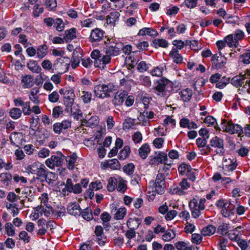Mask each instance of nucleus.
I'll use <instances>...</instances> for the list:
<instances>
[{
	"label": "nucleus",
	"instance_id": "f257e3e1",
	"mask_svg": "<svg viewBox=\"0 0 250 250\" xmlns=\"http://www.w3.org/2000/svg\"><path fill=\"white\" fill-rule=\"evenodd\" d=\"M166 73V67L165 65L157 66V77H159L157 79V96L162 97H168L169 91L168 89V85H170V82L162 76L163 73Z\"/></svg>",
	"mask_w": 250,
	"mask_h": 250
},
{
	"label": "nucleus",
	"instance_id": "f03ea898",
	"mask_svg": "<svg viewBox=\"0 0 250 250\" xmlns=\"http://www.w3.org/2000/svg\"><path fill=\"white\" fill-rule=\"evenodd\" d=\"M206 200L204 198H199L195 196L189 203V207L191 211V215L194 218L198 217L201 214V211L205 208V203Z\"/></svg>",
	"mask_w": 250,
	"mask_h": 250
},
{
	"label": "nucleus",
	"instance_id": "7ed1b4c3",
	"mask_svg": "<svg viewBox=\"0 0 250 250\" xmlns=\"http://www.w3.org/2000/svg\"><path fill=\"white\" fill-rule=\"evenodd\" d=\"M215 205L221 209V213L224 217H228L234 214V206L230 201L220 199L217 201Z\"/></svg>",
	"mask_w": 250,
	"mask_h": 250
},
{
	"label": "nucleus",
	"instance_id": "20e7f679",
	"mask_svg": "<svg viewBox=\"0 0 250 250\" xmlns=\"http://www.w3.org/2000/svg\"><path fill=\"white\" fill-rule=\"evenodd\" d=\"M116 90V87L112 83L99 84L94 88L95 96L99 98L104 99L109 97V93Z\"/></svg>",
	"mask_w": 250,
	"mask_h": 250
},
{
	"label": "nucleus",
	"instance_id": "39448f33",
	"mask_svg": "<svg viewBox=\"0 0 250 250\" xmlns=\"http://www.w3.org/2000/svg\"><path fill=\"white\" fill-rule=\"evenodd\" d=\"M244 37V32L240 29H237L233 33L226 36L225 41L229 47L236 48L239 46V42L242 40Z\"/></svg>",
	"mask_w": 250,
	"mask_h": 250
},
{
	"label": "nucleus",
	"instance_id": "423d86ee",
	"mask_svg": "<svg viewBox=\"0 0 250 250\" xmlns=\"http://www.w3.org/2000/svg\"><path fill=\"white\" fill-rule=\"evenodd\" d=\"M106 46L104 48L105 54H108L111 57L116 56L120 54L122 49V42H119L115 39H110Z\"/></svg>",
	"mask_w": 250,
	"mask_h": 250
},
{
	"label": "nucleus",
	"instance_id": "0eeeda50",
	"mask_svg": "<svg viewBox=\"0 0 250 250\" xmlns=\"http://www.w3.org/2000/svg\"><path fill=\"white\" fill-rule=\"evenodd\" d=\"M70 60L68 57H62L57 59L54 62L53 68V73L63 74L69 67Z\"/></svg>",
	"mask_w": 250,
	"mask_h": 250
},
{
	"label": "nucleus",
	"instance_id": "6e6552de",
	"mask_svg": "<svg viewBox=\"0 0 250 250\" xmlns=\"http://www.w3.org/2000/svg\"><path fill=\"white\" fill-rule=\"evenodd\" d=\"M65 156L62 153L52 155L45 161V165L51 169H54L55 167L61 166L63 162Z\"/></svg>",
	"mask_w": 250,
	"mask_h": 250
},
{
	"label": "nucleus",
	"instance_id": "1a4fd4ad",
	"mask_svg": "<svg viewBox=\"0 0 250 250\" xmlns=\"http://www.w3.org/2000/svg\"><path fill=\"white\" fill-rule=\"evenodd\" d=\"M222 128L223 131L230 134L238 133L241 134L243 133L242 127L238 125H234L229 122H227L225 120L222 121Z\"/></svg>",
	"mask_w": 250,
	"mask_h": 250
},
{
	"label": "nucleus",
	"instance_id": "9d476101",
	"mask_svg": "<svg viewBox=\"0 0 250 250\" xmlns=\"http://www.w3.org/2000/svg\"><path fill=\"white\" fill-rule=\"evenodd\" d=\"M237 165V161L235 158L225 159L222 167L224 174L230 175L232 172L236 169Z\"/></svg>",
	"mask_w": 250,
	"mask_h": 250
},
{
	"label": "nucleus",
	"instance_id": "9b49d317",
	"mask_svg": "<svg viewBox=\"0 0 250 250\" xmlns=\"http://www.w3.org/2000/svg\"><path fill=\"white\" fill-rule=\"evenodd\" d=\"M91 113H89L86 115L84 118L81 119V124L80 127L86 126V127L93 128L96 127L99 123V118L97 116H92L90 117Z\"/></svg>",
	"mask_w": 250,
	"mask_h": 250
},
{
	"label": "nucleus",
	"instance_id": "f8f14e48",
	"mask_svg": "<svg viewBox=\"0 0 250 250\" xmlns=\"http://www.w3.org/2000/svg\"><path fill=\"white\" fill-rule=\"evenodd\" d=\"M190 187V184L186 179H183L179 183V186H174L171 188V191L173 194L179 195H183L186 194V190Z\"/></svg>",
	"mask_w": 250,
	"mask_h": 250
},
{
	"label": "nucleus",
	"instance_id": "ddd939ff",
	"mask_svg": "<svg viewBox=\"0 0 250 250\" xmlns=\"http://www.w3.org/2000/svg\"><path fill=\"white\" fill-rule=\"evenodd\" d=\"M210 145L216 148L215 152L217 154L223 155L225 153L224 140L222 139L217 136L213 137L210 141Z\"/></svg>",
	"mask_w": 250,
	"mask_h": 250
},
{
	"label": "nucleus",
	"instance_id": "4468645a",
	"mask_svg": "<svg viewBox=\"0 0 250 250\" xmlns=\"http://www.w3.org/2000/svg\"><path fill=\"white\" fill-rule=\"evenodd\" d=\"M14 103L16 106H22L21 113L24 115L27 116L31 114L30 102H24L21 98H18L14 99Z\"/></svg>",
	"mask_w": 250,
	"mask_h": 250
},
{
	"label": "nucleus",
	"instance_id": "2eb2a0df",
	"mask_svg": "<svg viewBox=\"0 0 250 250\" xmlns=\"http://www.w3.org/2000/svg\"><path fill=\"white\" fill-rule=\"evenodd\" d=\"M158 209L159 213L164 215V217L167 220H171L177 215L178 212L176 210L168 211V208L166 203L160 206Z\"/></svg>",
	"mask_w": 250,
	"mask_h": 250
},
{
	"label": "nucleus",
	"instance_id": "dca6fc26",
	"mask_svg": "<svg viewBox=\"0 0 250 250\" xmlns=\"http://www.w3.org/2000/svg\"><path fill=\"white\" fill-rule=\"evenodd\" d=\"M104 34L103 30L98 28H95L91 31L89 41L92 43L100 42L104 38Z\"/></svg>",
	"mask_w": 250,
	"mask_h": 250
},
{
	"label": "nucleus",
	"instance_id": "f3484780",
	"mask_svg": "<svg viewBox=\"0 0 250 250\" xmlns=\"http://www.w3.org/2000/svg\"><path fill=\"white\" fill-rule=\"evenodd\" d=\"M212 65L216 69H221L225 66L226 63V59L222 56L221 52L219 55L215 54L211 58Z\"/></svg>",
	"mask_w": 250,
	"mask_h": 250
},
{
	"label": "nucleus",
	"instance_id": "a211bd4d",
	"mask_svg": "<svg viewBox=\"0 0 250 250\" xmlns=\"http://www.w3.org/2000/svg\"><path fill=\"white\" fill-rule=\"evenodd\" d=\"M127 95V92L126 91H117L112 100L113 104L115 105H121L125 101Z\"/></svg>",
	"mask_w": 250,
	"mask_h": 250
},
{
	"label": "nucleus",
	"instance_id": "6ab92c4d",
	"mask_svg": "<svg viewBox=\"0 0 250 250\" xmlns=\"http://www.w3.org/2000/svg\"><path fill=\"white\" fill-rule=\"evenodd\" d=\"M81 210L79 203L76 202L69 203L67 207L68 213L74 216L80 215Z\"/></svg>",
	"mask_w": 250,
	"mask_h": 250
},
{
	"label": "nucleus",
	"instance_id": "aec40b11",
	"mask_svg": "<svg viewBox=\"0 0 250 250\" xmlns=\"http://www.w3.org/2000/svg\"><path fill=\"white\" fill-rule=\"evenodd\" d=\"M120 14L117 11L111 12L106 17V23L111 26H114L117 22L119 21Z\"/></svg>",
	"mask_w": 250,
	"mask_h": 250
},
{
	"label": "nucleus",
	"instance_id": "412c9836",
	"mask_svg": "<svg viewBox=\"0 0 250 250\" xmlns=\"http://www.w3.org/2000/svg\"><path fill=\"white\" fill-rule=\"evenodd\" d=\"M165 178L162 173L157 174V194H163L165 191Z\"/></svg>",
	"mask_w": 250,
	"mask_h": 250
},
{
	"label": "nucleus",
	"instance_id": "4be33fe9",
	"mask_svg": "<svg viewBox=\"0 0 250 250\" xmlns=\"http://www.w3.org/2000/svg\"><path fill=\"white\" fill-rule=\"evenodd\" d=\"M154 113L152 111H148L147 109H145L143 112H141L138 119L139 121L143 122V123H147L149 119L153 118Z\"/></svg>",
	"mask_w": 250,
	"mask_h": 250
},
{
	"label": "nucleus",
	"instance_id": "5701e85b",
	"mask_svg": "<svg viewBox=\"0 0 250 250\" xmlns=\"http://www.w3.org/2000/svg\"><path fill=\"white\" fill-rule=\"evenodd\" d=\"M247 78H248L246 76L245 74L244 75H236L231 79L230 83L236 87H240L244 84V81Z\"/></svg>",
	"mask_w": 250,
	"mask_h": 250
},
{
	"label": "nucleus",
	"instance_id": "b1692460",
	"mask_svg": "<svg viewBox=\"0 0 250 250\" xmlns=\"http://www.w3.org/2000/svg\"><path fill=\"white\" fill-rule=\"evenodd\" d=\"M39 91V88L35 87L31 90L29 95V100L36 104H39L40 103V97L38 94Z\"/></svg>",
	"mask_w": 250,
	"mask_h": 250
},
{
	"label": "nucleus",
	"instance_id": "393cba45",
	"mask_svg": "<svg viewBox=\"0 0 250 250\" xmlns=\"http://www.w3.org/2000/svg\"><path fill=\"white\" fill-rule=\"evenodd\" d=\"M34 79L33 76L30 75H25L21 77V83L25 88H29L34 85Z\"/></svg>",
	"mask_w": 250,
	"mask_h": 250
},
{
	"label": "nucleus",
	"instance_id": "a878e982",
	"mask_svg": "<svg viewBox=\"0 0 250 250\" xmlns=\"http://www.w3.org/2000/svg\"><path fill=\"white\" fill-rule=\"evenodd\" d=\"M77 30L75 28H72L65 31L63 34V39L66 42H71L72 40L76 38Z\"/></svg>",
	"mask_w": 250,
	"mask_h": 250
},
{
	"label": "nucleus",
	"instance_id": "bb28decb",
	"mask_svg": "<svg viewBox=\"0 0 250 250\" xmlns=\"http://www.w3.org/2000/svg\"><path fill=\"white\" fill-rule=\"evenodd\" d=\"M101 54L100 51L98 49L94 50L91 53V57L93 59L95 60L94 65L95 67L101 68ZM104 67V66H102Z\"/></svg>",
	"mask_w": 250,
	"mask_h": 250
},
{
	"label": "nucleus",
	"instance_id": "cd10ccee",
	"mask_svg": "<svg viewBox=\"0 0 250 250\" xmlns=\"http://www.w3.org/2000/svg\"><path fill=\"white\" fill-rule=\"evenodd\" d=\"M182 100L185 102H189L192 96V91L189 88L182 90L179 93Z\"/></svg>",
	"mask_w": 250,
	"mask_h": 250
},
{
	"label": "nucleus",
	"instance_id": "c85d7f7f",
	"mask_svg": "<svg viewBox=\"0 0 250 250\" xmlns=\"http://www.w3.org/2000/svg\"><path fill=\"white\" fill-rule=\"evenodd\" d=\"M70 109L71 115L77 121L83 117V113L78 104L74 105Z\"/></svg>",
	"mask_w": 250,
	"mask_h": 250
},
{
	"label": "nucleus",
	"instance_id": "c756f323",
	"mask_svg": "<svg viewBox=\"0 0 250 250\" xmlns=\"http://www.w3.org/2000/svg\"><path fill=\"white\" fill-rule=\"evenodd\" d=\"M146 195L148 200L149 202L154 201L156 195V183H154L152 187H148Z\"/></svg>",
	"mask_w": 250,
	"mask_h": 250
},
{
	"label": "nucleus",
	"instance_id": "7c9ffc66",
	"mask_svg": "<svg viewBox=\"0 0 250 250\" xmlns=\"http://www.w3.org/2000/svg\"><path fill=\"white\" fill-rule=\"evenodd\" d=\"M169 55L173 59V61L175 63L179 64L182 62L183 57L176 49H172L170 52Z\"/></svg>",
	"mask_w": 250,
	"mask_h": 250
},
{
	"label": "nucleus",
	"instance_id": "2f4dec72",
	"mask_svg": "<svg viewBox=\"0 0 250 250\" xmlns=\"http://www.w3.org/2000/svg\"><path fill=\"white\" fill-rule=\"evenodd\" d=\"M67 163V167L69 169L72 170L74 168L75 164L77 159V157L75 154H73L70 156L65 157Z\"/></svg>",
	"mask_w": 250,
	"mask_h": 250
},
{
	"label": "nucleus",
	"instance_id": "473e14b6",
	"mask_svg": "<svg viewBox=\"0 0 250 250\" xmlns=\"http://www.w3.org/2000/svg\"><path fill=\"white\" fill-rule=\"evenodd\" d=\"M157 163H159L161 164H164L165 165L167 166L171 164L170 161L169 163L167 154L164 152H159L157 154Z\"/></svg>",
	"mask_w": 250,
	"mask_h": 250
},
{
	"label": "nucleus",
	"instance_id": "72a5a7b5",
	"mask_svg": "<svg viewBox=\"0 0 250 250\" xmlns=\"http://www.w3.org/2000/svg\"><path fill=\"white\" fill-rule=\"evenodd\" d=\"M27 67L33 73H39L42 70L41 66L36 61H30L27 63Z\"/></svg>",
	"mask_w": 250,
	"mask_h": 250
},
{
	"label": "nucleus",
	"instance_id": "f704fd0d",
	"mask_svg": "<svg viewBox=\"0 0 250 250\" xmlns=\"http://www.w3.org/2000/svg\"><path fill=\"white\" fill-rule=\"evenodd\" d=\"M48 46L44 44L39 45L37 50V56L39 59H42L47 55Z\"/></svg>",
	"mask_w": 250,
	"mask_h": 250
},
{
	"label": "nucleus",
	"instance_id": "c9c22d12",
	"mask_svg": "<svg viewBox=\"0 0 250 250\" xmlns=\"http://www.w3.org/2000/svg\"><path fill=\"white\" fill-rule=\"evenodd\" d=\"M48 172L47 169L43 164L40 165V167L38 170V172L36 174L37 176V179L41 180V181H43V179L45 176H46V173Z\"/></svg>",
	"mask_w": 250,
	"mask_h": 250
},
{
	"label": "nucleus",
	"instance_id": "e433bc0d",
	"mask_svg": "<svg viewBox=\"0 0 250 250\" xmlns=\"http://www.w3.org/2000/svg\"><path fill=\"white\" fill-rule=\"evenodd\" d=\"M139 36L147 35L151 37H154L156 36V31L151 28H143L140 29L138 34Z\"/></svg>",
	"mask_w": 250,
	"mask_h": 250
},
{
	"label": "nucleus",
	"instance_id": "4c0bfd02",
	"mask_svg": "<svg viewBox=\"0 0 250 250\" xmlns=\"http://www.w3.org/2000/svg\"><path fill=\"white\" fill-rule=\"evenodd\" d=\"M100 219L103 221V224L105 229L110 227L108 222L111 220V216L107 212H104L101 215Z\"/></svg>",
	"mask_w": 250,
	"mask_h": 250
},
{
	"label": "nucleus",
	"instance_id": "58836bf2",
	"mask_svg": "<svg viewBox=\"0 0 250 250\" xmlns=\"http://www.w3.org/2000/svg\"><path fill=\"white\" fill-rule=\"evenodd\" d=\"M81 57L79 56V54L77 51H74L70 62H71V66L73 69L76 68L80 62Z\"/></svg>",
	"mask_w": 250,
	"mask_h": 250
},
{
	"label": "nucleus",
	"instance_id": "ea45409f",
	"mask_svg": "<svg viewBox=\"0 0 250 250\" xmlns=\"http://www.w3.org/2000/svg\"><path fill=\"white\" fill-rule=\"evenodd\" d=\"M150 150L149 147L147 144L143 145L138 150L140 157L143 159H146Z\"/></svg>",
	"mask_w": 250,
	"mask_h": 250
},
{
	"label": "nucleus",
	"instance_id": "a19ab883",
	"mask_svg": "<svg viewBox=\"0 0 250 250\" xmlns=\"http://www.w3.org/2000/svg\"><path fill=\"white\" fill-rule=\"evenodd\" d=\"M42 164L38 162H35L29 165L26 168L28 173L36 174L38 172L40 165H42Z\"/></svg>",
	"mask_w": 250,
	"mask_h": 250
},
{
	"label": "nucleus",
	"instance_id": "79ce46f5",
	"mask_svg": "<svg viewBox=\"0 0 250 250\" xmlns=\"http://www.w3.org/2000/svg\"><path fill=\"white\" fill-rule=\"evenodd\" d=\"M130 153V147L128 146H124V148L120 151L119 158L120 160H124L127 158Z\"/></svg>",
	"mask_w": 250,
	"mask_h": 250
},
{
	"label": "nucleus",
	"instance_id": "37998d69",
	"mask_svg": "<svg viewBox=\"0 0 250 250\" xmlns=\"http://www.w3.org/2000/svg\"><path fill=\"white\" fill-rule=\"evenodd\" d=\"M21 110L17 107L11 108L9 111L10 116L13 119H18L21 116Z\"/></svg>",
	"mask_w": 250,
	"mask_h": 250
},
{
	"label": "nucleus",
	"instance_id": "c03bdc74",
	"mask_svg": "<svg viewBox=\"0 0 250 250\" xmlns=\"http://www.w3.org/2000/svg\"><path fill=\"white\" fill-rule=\"evenodd\" d=\"M81 214L83 218L87 221H90L93 218L92 210L88 208L81 211Z\"/></svg>",
	"mask_w": 250,
	"mask_h": 250
},
{
	"label": "nucleus",
	"instance_id": "a18cd8bd",
	"mask_svg": "<svg viewBox=\"0 0 250 250\" xmlns=\"http://www.w3.org/2000/svg\"><path fill=\"white\" fill-rule=\"evenodd\" d=\"M118 181L114 177H110L108 180V184L107 185V189L108 191L112 192L114 191L115 188L117 187Z\"/></svg>",
	"mask_w": 250,
	"mask_h": 250
},
{
	"label": "nucleus",
	"instance_id": "49530a36",
	"mask_svg": "<svg viewBox=\"0 0 250 250\" xmlns=\"http://www.w3.org/2000/svg\"><path fill=\"white\" fill-rule=\"evenodd\" d=\"M0 178L3 183L8 186L12 180V176L10 173H2L0 175Z\"/></svg>",
	"mask_w": 250,
	"mask_h": 250
},
{
	"label": "nucleus",
	"instance_id": "de8ad7c7",
	"mask_svg": "<svg viewBox=\"0 0 250 250\" xmlns=\"http://www.w3.org/2000/svg\"><path fill=\"white\" fill-rule=\"evenodd\" d=\"M135 166L131 163L125 165L123 167V171L128 175H132Z\"/></svg>",
	"mask_w": 250,
	"mask_h": 250
},
{
	"label": "nucleus",
	"instance_id": "09e8293b",
	"mask_svg": "<svg viewBox=\"0 0 250 250\" xmlns=\"http://www.w3.org/2000/svg\"><path fill=\"white\" fill-rule=\"evenodd\" d=\"M216 231V229L214 226L209 225L202 229L201 233L202 234H214Z\"/></svg>",
	"mask_w": 250,
	"mask_h": 250
},
{
	"label": "nucleus",
	"instance_id": "8fccbe9b",
	"mask_svg": "<svg viewBox=\"0 0 250 250\" xmlns=\"http://www.w3.org/2000/svg\"><path fill=\"white\" fill-rule=\"evenodd\" d=\"M106 165L113 169H118L120 167V164L117 159L108 160L107 162Z\"/></svg>",
	"mask_w": 250,
	"mask_h": 250
},
{
	"label": "nucleus",
	"instance_id": "3c124183",
	"mask_svg": "<svg viewBox=\"0 0 250 250\" xmlns=\"http://www.w3.org/2000/svg\"><path fill=\"white\" fill-rule=\"evenodd\" d=\"M54 26L58 31H62L64 28V23L62 20L60 18H57L55 20Z\"/></svg>",
	"mask_w": 250,
	"mask_h": 250
},
{
	"label": "nucleus",
	"instance_id": "603ef678",
	"mask_svg": "<svg viewBox=\"0 0 250 250\" xmlns=\"http://www.w3.org/2000/svg\"><path fill=\"white\" fill-rule=\"evenodd\" d=\"M41 65L44 69L50 71V72L53 73L54 63H52L50 61L45 59L42 62Z\"/></svg>",
	"mask_w": 250,
	"mask_h": 250
},
{
	"label": "nucleus",
	"instance_id": "864d4df0",
	"mask_svg": "<svg viewBox=\"0 0 250 250\" xmlns=\"http://www.w3.org/2000/svg\"><path fill=\"white\" fill-rule=\"evenodd\" d=\"M82 94L81 98L83 102L85 104L89 103L92 100L91 93L88 91H83Z\"/></svg>",
	"mask_w": 250,
	"mask_h": 250
},
{
	"label": "nucleus",
	"instance_id": "5fc2aeb1",
	"mask_svg": "<svg viewBox=\"0 0 250 250\" xmlns=\"http://www.w3.org/2000/svg\"><path fill=\"white\" fill-rule=\"evenodd\" d=\"M103 188V185L100 181L92 182L89 186V189L92 191H97Z\"/></svg>",
	"mask_w": 250,
	"mask_h": 250
},
{
	"label": "nucleus",
	"instance_id": "6e6d98bb",
	"mask_svg": "<svg viewBox=\"0 0 250 250\" xmlns=\"http://www.w3.org/2000/svg\"><path fill=\"white\" fill-rule=\"evenodd\" d=\"M229 78L225 76L223 77L220 81L216 84V87L218 88H223L225 87L229 83Z\"/></svg>",
	"mask_w": 250,
	"mask_h": 250
},
{
	"label": "nucleus",
	"instance_id": "4d7b16f0",
	"mask_svg": "<svg viewBox=\"0 0 250 250\" xmlns=\"http://www.w3.org/2000/svg\"><path fill=\"white\" fill-rule=\"evenodd\" d=\"M191 169V167L189 165L185 163H183L178 167V171L179 173L184 175L186 172H189Z\"/></svg>",
	"mask_w": 250,
	"mask_h": 250
},
{
	"label": "nucleus",
	"instance_id": "13d9d810",
	"mask_svg": "<svg viewBox=\"0 0 250 250\" xmlns=\"http://www.w3.org/2000/svg\"><path fill=\"white\" fill-rule=\"evenodd\" d=\"M56 178L55 174L52 172L48 171L46 173V176L43 179V181H45L48 184H53Z\"/></svg>",
	"mask_w": 250,
	"mask_h": 250
},
{
	"label": "nucleus",
	"instance_id": "bf43d9fd",
	"mask_svg": "<svg viewBox=\"0 0 250 250\" xmlns=\"http://www.w3.org/2000/svg\"><path fill=\"white\" fill-rule=\"evenodd\" d=\"M126 213V209L125 208H119L115 214V219L116 220H120L124 218Z\"/></svg>",
	"mask_w": 250,
	"mask_h": 250
},
{
	"label": "nucleus",
	"instance_id": "052dcab7",
	"mask_svg": "<svg viewBox=\"0 0 250 250\" xmlns=\"http://www.w3.org/2000/svg\"><path fill=\"white\" fill-rule=\"evenodd\" d=\"M117 190L119 192L124 193L127 189V186L125 184V181L121 179L119 181L117 186Z\"/></svg>",
	"mask_w": 250,
	"mask_h": 250
},
{
	"label": "nucleus",
	"instance_id": "680f3d73",
	"mask_svg": "<svg viewBox=\"0 0 250 250\" xmlns=\"http://www.w3.org/2000/svg\"><path fill=\"white\" fill-rule=\"evenodd\" d=\"M52 215L56 219L64 216L65 208H61L60 210L51 209Z\"/></svg>",
	"mask_w": 250,
	"mask_h": 250
},
{
	"label": "nucleus",
	"instance_id": "e2e57ef3",
	"mask_svg": "<svg viewBox=\"0 0 250 250\" xmlns=\"http://www.w3.org/2000/svg\"><path fill=\"white\" fill-rule=\"evenodd\" d=\"M43 8L40 6L39 4H36L34 6L33 14L35 17H38L40 15L43 13Z\"/></svg>",
	"mask_w": 250,
	"mask_h": 250
},
{
	"label": "nucleus",
	"instance_id": "0e129e2a",
	"mask_svg": "<svg viewBox=\"0 0 250 250\" xmlns=\"http://www.w3.org/2000/svg\"><path fill=\"white\" fill-rule=\"evenodd\" d=\"M17 205L16 204H6V207L7 209H10L13 216H15L19 213V209L16 208Z\"/></svg>",
	"mask_w": 250,
	"mask_h": 250
},
{
	"label": "nucleus",
	"instance_id": "69168bd1",
	"mask_svg": "<svg viewBox=\"0 0 250 250\" xmlns=\"http://www.w3.org/2000/svg\"><path fill=\"white\" fill-rule=\"evenodd\" d=\"M45 5L49 10H52L57 6L56 0H45Z\"/></svg>",
	"mask_w": 250,
	"mask_h": 250
},
{
	"label": "nucleus",
	"instance_id": "338daca9",
	"mask_svg": "<svg viewBox=\"0 0 250 250\" xmlns=\"http://www.w3.org/2000/svg\"><path fill=\"white\" fill-rule=\"evenodd\" d=\"M228 230V225L227 223H223L218 228L217 232L221 234H227Z\"/></svg>",
	"mask_w": 250,
	"mask_h": 250
},
{
	"label": "nucleus",
	"instance_id": "774afa93",
	"mask_svg": "<svg viewBox=\"0 0 250 250\" xmlns=\"http://www.w3.org/2000/svg\"><path fill=\"white\" fill-rule=\"evenodd\" d=\"M241 61L244 64L250 63V53H245L240 56Z\"/></svg>",
	"mask_w": 250,
	"mask_h": 250
}]
</instances>
